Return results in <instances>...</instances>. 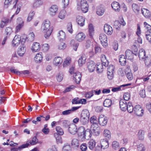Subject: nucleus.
Returning a JSON list of instances; mask_svg holds the SVG:
<instances>
[{
    "label": "nucleus",
    "mask_w": 151,
    "mask_h": 151,
    "mask_svg": "<svg viewBox=\"0 0 151 151\" xmlns=\"http://www.w3.org/2000/svg\"><path fill=\"white\" fill-rule=\"evenodd\" d=\"M94 90H92L88 92H87L85 94L86 97L87 98L89 99L93 95Z\"/></svg>",
    "instance_id": "60"
},
{
    "label": "nucleus",
    "mask_w": 151,
    "mask_h": 151,
    "mask_svg": "<svg viewBox=\"0 0 151 151\" xmlns=\"http://www.w3.org/2000/svg\"><path fill=\"white\" fill-rule=\"evenodd\" d=\"M89 119L80 117V122L82 125H87L88 123Z\"/></svg>",
    "instance_id": "45"
},
{
    "label": "nucleus",
    "mask_w": 151,
    "mask_h": 151,
    "mask_svg": "<svg viewBox=\"0 0 151 151\" xmlns=\"http://www.w3.org/2000/svg\"><path fill=\"white\" fill-rule=\"evenodd\" d=\"M130 94L128 92L125 93L123 95L124 99L123 100H124L126 101H128L130 99Z\"/></svg>",
    "instance_id": "63"
},
{
    "label": "nucleus",
    "mask_w": 151,
    "mask_h": 151,
    "mask_svg": "<svg viewBox=\"0 0 151 151\" xmlns=\"http://www.w3.org/2000/svg\"><path fill=\"white\" fill-rule=\"evenodd\" d=\"M74 78L76 83L77 84H79L81 80V73L79 72H77L74 73Z\"/></svg>",
    "instance_id": "17"
},
{
    "label": "nucleus",
    "mask_w": 151,
    "mask_h": 151,
    "mask_svg": "<svg viewBox=\"0 0 151 151\" xmlns=\"http://www.w3.org/2000/svg\"><path fill=\"white\" fill-rule=\"evenodd\" d=\"M40 48V46L39 43L37 42H34L32 47V50L33 52L39 51Z\"/></svg>",
    "instance_id": "22"
},
{
    "label": "nucleus",
    "mask_w": 151,
    "mask_h": 151,
    "mask_svg": "<svg viewBox=\"0 0 151 151\" xmlns=\"http://www.w3.org/2000/svg\"><path fill=\"white\" fill-rule=\"evenodd\" d=\"M42 28L45 33V37L46 38H48L51 35L53 29L52 27L50 26V22L49 20L45 21L42 24Z\"/></svg>",
    "instance_id": "1"
},
{
    "label": "nucleus",
    "mask_w": 151,
    "mask_h": 151,
    "mask_svg": "<svg viewBox=\"0 0 151 151\" xmlns=\"http://www.w3.org/2000/svg\"><path fill=\"white\" fill-rule=\"evenodd\" d=\"M34 14L35 13L33 11L30 12L28 15V16L27 20V22H29L30 21L33 19V17Z\"/></svg>",
    "instance_id": "61"
},
{
    "label": "nucleus",
    "mask_w": 151,
    "mask_h": 151,
    "mask_svg": "<svg viewBox=\"0 0 151 151\" xmlns=\"http://www.w3.org/2000/svg\"><path fill=\"white\" fill-rule=\"evenodd\" d=\"M88 30L89 35L91 38H92L94 33V28L92 24H90L88 25Z\"/></svg>",
    "instance_id": "40"
},
{
    "label": "nucleus",
    "mask_w": 151,
    "mask_h": 151,
    "mask_svg": "<svg viewBox=\"0 0 151 151\" xmlns=\"http://www.w3.org/2000/svg\"><path fill=\"white\" fill-rule=\"evenodd\" d=\"M41 54V53H37L35 57L34 60L36 63L41 62L42 60L43 57Z\"/></svg>",
    "instance_id": "36"
},
{
    "label": "nucleus",
    "mask_w": 151,
    "mask_h": 151,
    "mask_svg": "<svg viewBox=\"0 0 151 151\" xmlns=\"http://www.w3.org/2000/svg\"><path fill=\"white\" fill-rule=\"evenodd\" d=\"M144 24L145 26V30L147 32L145 33V35L146 33H147L148 34L150 33L151 31V26L148 24L146 22H145L144 23Z\"/></svg>",
    "instance_id": "41"
},
{
    "label": "nucleus",
    "mask_w": 151,
    "mask_h": 151,
    "mask_svg": "<svg viewBox=\"0 0 151 151\" xmlns=\"http://www.w3.org/2000/svg\"><path fill=\"white\" fill-rule=\"evenodd\" d=\"M80 145L78 139L74 138L71 141V145L73 148H76L79 147Z\"/></svg>",
    "instance_id": "29"
},
{
    "label": "nucleus",
    "mask_w": 151,
    "mask_h": 151,
    "mask_svg": "<svg viewBox=\"0 0 151 151\" xmlns=\"http://www.w3.org/2000/svg\"><path fill=\"white\" fill-rule=\"evenodd\" d=\"M66 44L63 42H60L58 44V49L60 50L65 49L66 48Z\"/></svg>",
    "instance_id": "50"
},
{
    "label": "nucleus",
    "mask_w": 151,
    "mask_h": 151,
    "mask_svg": "<svg viewBox=\"0 0 151 151\" xmlns=\"http://www.w3.org/2000/svg\"><path fill=\"white\" fill-rule=\"evenodd\" d=\"M146 56L145 50L143 49H140L139 52V57L140 59H144Z\"/></svg>",
    "instance_id": "30"
},
{
    "label": "nucleus",
    "mask_w": 151,
    "mask_h": 151,
    "mask_svg": "<svg viewBox=\"0 0 151 151\" xmlns=\"http://www.w3.org/2000/svg\"><path fill=\"white\" fill-rule=\"evenodd\" d=\"M104 11L105 9L103 6H100L98 7L96 12L98 15L101 16L104 14Z\"/></svg>",
    "instance_id": "32"
},
{
    "label": "nucleus",
    "mask_w": 151,
    "mask_h": 151,
    "mask_svg": "<svg viewBox=\"0 0 151 151\" xmlns=\"http://www.w3.org/2000/svg\"><path fill=\"white\" fill-rule=\"evenodd\" d=\"M38 139L36 137L34 136L33 137L32 141H28L26 143H28L29 144V146H30V145H33L36 144L37 142H38Z\"/></svg>",
    "instance_id": "42"
},
{
    "label": "nucleus",
    "mask_w": 151,
    "mask_h": 151,
    "mask_svg": "<svg viewBox=\"0 0 151 151\" xmlns=\"http://www.w3.org/2000/svg\"><path fill=\"white\" fill-rule=\"evenodd\" d=\"M100 128L98 124H92L91 129H87L86 130V134L89 133V136H91L92 134L96 136L99 135L100 133Z\"/></svg>",
    "instance_id": "2"
},
{
    "label": "nucleus",
    "mask_w": 151,
    "mask_h": 151,
    "mask_svg": "<svg viewBox=\"0 0 151 151\" xmlns=\"http://www.w3.org/2000/svg\"><path fill=\"white\" fill-rule=\"evenodd\" d=\"M66 14V11L65 10H62L59 13L58 17L61 19H63L65 18Z\"/></svg>",
    "instance_id": "49"
},
{
    "label": "nucleus",
    "mask_w": 151,
    "mask_h": 151,
    "mask_svg": "<svg viewBox=\"0 0 151 151\" xmlns=\"http://www.w3.org/2000/svg\"><path fill=\"white\" fill-rule=\"evenodd\" d=\"M131 85V83H128L125 84H123L120 86L116 87L112 89V91L113 92H116L118 91H119L122 90L124 89V88L128 86H130Z\"/></svg>",
    "instance_id": "20"
},
{
    "label": "nucleus",
    "mask_w": 151,
    "mask_h": 151,
    "mask_svg": "<svg viewBox=\"0 0 151 151\" xmlns=\"http://www.w3.org/2000/svg\"><path fill=\"white\" fill-rule=\"evenodd\" d=\"M88 4L86 0H81L80 2L77 4V9L79 11H81L84 13L88 12Z\"/></svg>",
    "instance_id": "3"
},
{
    "label": "nucleus",
    "mask_w": 151,
    "mask_h": 151,
    "mask_svg": "<svg viewBox=\"0 0 151 151\" xmlns=\"http://www.w3.org/2000/svg\"><path fill=\"white\" fill-rule=\"evenodd\" d=\"M104 30L105 33L108 35H111L113 32L112 27L109 25L105 24L104 27Z\"/></svg>",
    "instance_id": "14"
},
{
    "label": "nucleus",
    "mask_w": 151,
    "mask_h": 151,
    "mask_svg": "<svg viewBox=\"0 0 151 151\" xmlns=\"http://www.w3.org/2000/svg\"><path fill=\"white\" fill-rule=\"evenodd\" d=\"M17 20L18 21H19L20 22L16 27L15 31L16 33L18 32L20 29L23 27L24 24V21L22 20V18L19 17L17 19Z\"/></svg>",
    "instance_id": "21"
},
{
    "label": "nucleus",
    "mask_w": 151,
    "mask_h": 151,
    "mask_svg": "<svg viewBox=\"0 0 151 151\" xmlns=\"http://www.w3.org/2000/svg\"><path fill=\"white\" fill-rule=\"evenodd\" d=\"M63 60L60 57H55L53 60L54 64L56 65H59L62 63Z\"/></svg>",
    "instance_id": "34"
},
{
    "label": "nucleus",
    "mask_w": 151,
    "mask_h": 151,
    "mask_svg": "<svg viewBox=\"0 0 151 151\" xmlns=\"http://www.w3.org/2000/svg\"><path fill=\"white\" fill-rule=\"evenodd\" d=\"M57 37L60 40H64L65 39V33L62 30L59 31L58 33Z\"/></svg>",
    "instance_id": "35"
},
{
    "label": "nucleus",
    "mask_w": 151,
    "mask_h": 151,
    "mask_svg": "<svg viewBox=\"0 0 151 151\" xmlns=\"http://www.w3.org/2000/svg\"><path fill=\"white\" fill-rule=\"evenodd\" d=\"M134 111L135 114L138 116L143 115L144 111L139 105L135 106L134 108Z\"/></svg>",
    "instance_id": "5"
},
{
    "label": "nucleus",
    "mask_w": 151,
    "mask_h": 151,
    "mask_svg": "<svg viewBox=\"0 0 151 151\" xmlns=\"http://www.w3.org/2000/svg\"><path fill=\"white\" fill-rule=\"evenodd\" d=\"M96 67V65L93 61L89 62L87 63V68L89 71L92 72L94 71Z\"/></svg>",
    "instance_id": "9"
},
{
    "label": "nucleus",
    "mask_w": 151,
    "mask_h": 151,
    "mask_svg": "<svg viewBox=\"0 0 151 151\" xmlns=\"http://www.w3.org/2000/svg\"><path fill=\"white\" fill-rule=\"evenodd\" d=\"M111 7L116 11L119 12L120 9L119 4L118 2H114L111 4Z\"/></svg>",
    "instance_id": "26"
},
{
    "label": "nucleus",
    "mask_w": 151,
    "mask_h": 151,
    "mask_svg": "<svg viewBox=\"0 0 151 151\" xmlns=\"http://www.w3.org/2000/svg\"><path fill=\"white\" fill-rule=\"evenodd\" d=\"M114 27L117 29L119 30L121 28V26L119 21L117 20L115 21L114 24Z\"/></svg>",
    "instance_id": "58"
},
{
    "label": "nucleus",
    "mask_w": 151,
    "mask_h": 151,
    "mask_svg": "<svg viewBox=\"0 0 151 151\" xmlns=\"http://www.w3.org/2000/svg\"><path fill=\"white\" fill-rule=\"evenodd\" d=\"M98 120V122L99 123L100 125L102 126L106 125L107 122V118L103 116H100L99 117Z\"/></svg>",
    "instance_id": "10"
},
{
    "label": "nucleus",
    "mask_w": 151,
    "mask_h": 151,
    "mask_svg": "<svg viewBox=\"0 0 151 151\" xmlns=\"http://www.w3.org/2000/svg\"><path fill=\"white\" fill-rule=\"evenodd\" d=\"M132 8L135 13H137L139 11V8L136 4H133L132 5Z\"/></svg>",
    "instance_id": "55"
},
{
    "label": "nucleus",
    "mask_w": 151,
    "mask_h": 151,
    "mask_svg": "<svg viewBox=\"0 0 151 151\" xmlns=\"http://www.w3.org/2000/svg\"><path fill=\"white\" fill-rule=\"evenodd\" d=\"M99 38L102 45L104 47L107 46L108 43L107 42V40L106 36L104 34H101L100 35Z\"/></svg>",
    "instance_id": "6"
},
{
    "label": "nucleus",
    "mask_w": 151,
    "mask_h": 151,
    "mask_svg": "<svg viewBox=\"0 0 151 151\" xmlns=\"http://www.w3.org/2000/svg\"><path fill=\"white\" fill-rule=\"evenodd\" d=\"M29 146V144L28 143H26L19 147L18 148L14 147L12 150V151H19L22 149L28 147Z\"/></svg>",
    "instance_id": "33"
},
{
    "label": "nucleus",
    "mask_w": 151,
    "mask_h": 151,
    "mask_svg": "<svg viewBox=\"0 0 151 151\" xmlns=\"http://www.w3.org/2000/svg\"><path fill=\"white\" fill-rule=\"evenodd\" d=\"M126 110L129 113H132L134 110V108L133 107L132 104L131 102H128V103L127 106L126 108Z\"/></svg>",
    "instance_id": "39"
},
{
    "label": "nucleus",
    "mask_w": 151,
    "mask_h": 151,
    "mask_svg": "<svg viewBox=\"0 0 151 151\" xmlns=\"http://www.w3.org/2000/svg\"><path fill=\"white\" fill-rule=\"evenodd\" d=\"M19 60L18 57L17 56V53L15 52L12 54L11 61L12 62L15 63Z\"/></svg>",
    "instance_id": "44"
},
{
    "label": "nucleus",
    "mask_w": 151,
    "mask_h": 151,
    "mask_svg": "<svg viewBox=\"0 0 151 151\" xmlns=\"http://www.w3.org/2000/svg\"><path fill=\"white\" fill-rule=\"evenodd\" d=\"M125 54L127 59L130 60L133 59L134 54L131 50H127L125 52Z\"/></svg>",
    "instance_id": "24"
},
{
    "label": "nucleus",
    "mask_w": 151,
    "mask_h": 151,
    "mask_svg": "<svg viewBox=\"0 0 151 151\" xmlns=\"http://www.w3.org/2000/svg\"><path fill=\"white\" fill-rule=\"evenodd\" d=\"M35 1L33 4V6L35 8L39 7L42 5L43 3V1L42 0H35Z\"/></svg>",
    "instance_id": "43"
},
{
    "label": "nucleus",
    "mask_w": 151,
    "mask_h": 151,
    "mask_svg": "<svg viewBox=\"0 0 151 151\" xmlns=\"http://www.w3.org/2000/svg\"><path fill=\"white\" fill-rule=\"evenodd\" d=\"M35 35L33 32H30L28 35L27 38L30 42L32 41L34 39Z\"/></svg>",
    "instance_id": "54"
},
{
    "label": "nucleus",
    "mask_w": 151,
    "mask_h": 151,
    "mask_svg": "<svg viewBox=\"0 0 151 151\" xmlns=\"http://www.w3.org/2000/svg\"><path fill=\"white\" fill-rule=\"evenodd\" d=\"M145 132L143 130H140L138 132V137L139 140H143L144 139Z\"/></svg>",
    "instance_id": "48"
},
{
    "label": "nucleus",
    "mask_w": 151,
    "mask_h": 151,
    "mask_svg": "<svg viewBox=\"0 0 151 151\" xmlns=\"http://www.w3.org/2000/svg\"><path fill=\"white\" fill-rule=\"evenodd\" d=\"M90 122L92 124H98L99 120H98L96 116H92L90 119Z\"/></svg>",
    "instance_id": "46"
},
{
    "label": "nucleus",
    "mask_w": 151,
    "mask_h": 151,
    "mask_svg": "<svg viewBox=\"0 0 151 151\" xmlns=\"http://www.w3.org/2000/svg\"><path fill=\"white\" fill-rule=\"evenodd\" d=\"M100 144L102 149H105L109 147V142L107 139H101Z\"/></svg>",
    "instance_id": "12"
},
{
    "label": "nucleus",
    "mask_w": 151,
    "mask_h": 151,
    "mask_svg": "<svg viewBox=\"0 0 151 151\" xmlns=\"http://www.w3.org/2000/svg\"><path fill=\"white\" fill-rule=\"evenodd\" d=\"M54 136L56 139L57 142L58 143H62V141L61 137L60 135H59L57 133H55Z\"/></svg>",
    "instance_id": "56"
},
{
    "label": "nucleus",
    "mask_w": 151,
    "mask_h": 151,
    "mask_svg": "<svg viewBox=\"0 0 151 151\" xmlns=\"http://www.w3.org/2000/svg\"><path fill=\"white\" fill-rule=\"evenodd\" d=\"M67 29L68 31L70 33H72L73 32V29H72V25L71 22H69L67 25Z\"/></svg>",
    "instance_id": "57"
},
{
    "label": "nucleus",
    "mask_w": 151,
    "mask_h": 151,
    "mask_svg": "<svg viewBox=\"0 0 151 151\" xmlns=\"http://www.w3.org/2000/svg\"><path fill=\"white\" fill-rule=\"evenodd\" d=\"M111 101L109 99H106L104 102V105L105 107H109L111 106Z\"/></svg>",
    "instance_id": "47"
},
{
    "label": "nucleus",
    "mask_w": 151,
    "mask_h": 151,
    "mask_svg": "<svg viewBox=\"0 0 151 151\" xmlns=\"http://www.w3.org/2000/svg\"><path fill=\"white\" fill-rule=\"evenodd\" d=\"M24 40L23 39V40L21 41L20 36L19 35H16L12 41V44L13 46H17L20 44V42H21V41H23V40Z\"/></svg>",
    "instance_id": "4"
},
{
    "label": "nucleus",
    "mask_w": 151,
    "mask_h": 151,
    "mask_svg": "<svg viewBox=\"0 0 151 151\" xmlns=\"http://www.w3.org/2000/svg\"><path fill=\"white\" fill-rule=\"evenodd\" d=\"M77 132L79 136H81L83 137H85L86 132V131H85V128L83 127H79L78 129L77 130Z\"/></svg>",
    "instance_id": "16"
},
{
    "label": "nucleus",
    "mask_w": 151,
    "mask_h": 151,
    "mask_svg": "<svg viewBox=\"0 0 151 151\" xmlns=\"http://www.w3.org/2000/svg\"><path fill=\"white\" fill-rule=\"evenodd\" d=\"M68 131L71 134H75L77 132V128L76 126L73 124L70 125L68 128Z\"/></svg>",
    "instance_id": "13"
},
{
    "label": "nucleus",
    "mask_w": 151,
    "mask_h": 151,
    "mask_svg": "<svg viewBox=\"0 0 151 151\" xmlns=\"http://www.w3.org/2000/svg\"><path fill=\"white\" fill-rule=\"evenodd\" d=\"M141 12L142 14L146 18L149 17L150 15V12L147 9L143 8L142 9Z\"/></svg>",
    "instance_id": "37"
},
{
    "label": "nucleus",
    "mask_w": 151,
    "mask_h": 151,
    "mask_svg": "<svg viewBox=\"0 0 151 151\" xmlns=\"http://www.w3.org/2000/svg\"><path fill=\"white\" fill-rule=\"evenodd\" d=\"M57 10L58 7L56 5L52 6L49 9L50 14L52 15H55Z\"/></svg>",
    "instance_id": "27"
},
{
    "label": "nucleus",
    "mask_w": 151,
    "mask_h": 151,
    "mask_svg": "<svg viewBox=\"0 0 151 151\" xmlns=\"http://www.w3.org/2000/svg\"><path fill=\"white\" fill-rule=\"evenodd\" d=\"M96 145V142L93 139H91L88 143V147L91 150L93 149Z\"/></svg>",
    "instance_id": "38"
},
{
    "label": "nucleus",
    "mask_w": 151,
    "mask_h": 151,
    "mask_svg": "<svg viewBox=\"0 0 151 151\" xmlns=\"http://www.w3.org/2000/svg\"><path fill=\"white\" fill-rule=\"evenodd\" d=\"M71 147L69 145H64L63 149V151H71Z\"/></svg>",
    "instance_id": "64"
},
{
    "label": "nucleus",
    "mask_w": 151,
    "mask_h": 151,
    "mask_svg": "<svg viewBox=\"0 0 151 151\" xmlns=\"http://www.w3.org/2000/svg\"><path fill=\"white\" fill-rule=\"evenodd\" d=\"M103 66L102 64H100L98 65L96 67V71L98 73H101L103 71Z\"/></svg>",
    "instance_id": "59"
},
{
    "label": "nucleus",
    "mask_w": 151,
    "mask_h": 151,
    "mask_svg": "<svg viewBox=\"0 0 151 151\" xmlns=\"http://www.w3.org/2000/svg\"><path fill=\"white\" fill-rule=\"evenodd\" d=\"M25 41V40H24V41L21 42V44L22 46H20L17 52L18 55L21 56H22L25 52L26 49L24 45Z\"/></svg>",
    "instance_id": "7"
},
{
    "label": "nucleus",
    "mask_w": 151,
    "mask_h": 151,
    "mask_svg": "<svg viewBox=\"0 0 151 151\" xmlns=\"http://www.w3.org/2000/svg\"><path fill=\"white\" fill-rule=\"evenodd\" d=\"M119 60L120 64L122 66L126 65V60L125 56L123 55H120L119 57Z\"/></svg>",
    "instance_id": "31"
},
{
    "label": "nucleus",
    "mask_w": 151,
    "mask_h": 151,
    "mask_svg": "<svg viewBox=\"0 0 151 151\" xmlns=\"http://www.w3.org/2000/svg\"><path fill=\"white\" fill-rule=\"evenodd\" d=\"M127 104L128 103L124 100L121 99L119 102L120 108L122 111H126Z\"/></svg>",
    "instance_id": "11"
},
{
    "label": "nucleus",
    "mask_w": 151,
    "mask_h": 151,
    "mask_svg": "<svg viewBox=\"0 0 151 151\" xmlns=\"http://www.w3.org/2000/svg\"><path fill=\"white\" fill-rule=\"evenodd\" d=\"M76 21L78 24L81 26H83L84 25L85 18L83 17L78 16L76 18Z\"/></svg>",
    "instance_id": "18"
},
{
    "label": "nucleus",
    "mask_w": 151,
    "mask_h": 151,
    "mask_svg": "<svg viewBox=\"0 0 151 151\" xmlns=\"http://www.w3.org/2000/svg\"><path fill=\"white\" fill-rule=\"evenodd\" d=\"M145 65L147 67H149L151 65V55H147L144 59Z\"/></svg>",
    "instance_id": "19"
},
{
    "label": "nucleus",
    "mask_w": 151,
    "mask_h": 151,
    "mask_svg": "<svg viewBox=\"0 0 151 151\" xmlns=\"http://www.w3.org/2000/svg\"><path fill=\"white\" fill-rule=\"evenodd\" d=\"M86 36L82 32L78 33L76 36V39L77 41L81 42L85 39Z\"/></svg>",
    "instance_id": "15"
},
{
    "label": "nucleus",
    "mask_w": 151,
    "mask_h": 151,
    "mask_svg": "<svg viewBox=\"0 0 151 151\" xmlns=\"http://www.w3.org/2000/svg\"><path fill=\"white\" fill-rule=\"evenodd\" d=\"M42 47L44 51L46 52L49 49V45L48 44L45 43L42 45Z\"/></svg>",
    "instance_id": "62"
},
{
    "label": "nucleus",
    "mask_w": 151,
    "mask_h": 151,
    "mask_svg": "<svg viewBox=\"0 0 151 151\" xmlns=\"http://www.w3.org/2000/svg\"><path fill=\"white\" fill-rule=\"evenodd\" d=\"M70 45L73 47V49L75 50L76 51L77 50V47L79 45V44L78 43H75V41L74 40H72L70 42Z\"/></svg>",
    "instance_id": "51"
},
{
    "label": "nucleus",
    "mask_w": 151,
    "mask_h": 151,
    "mask_svg": "<svg viewBox=\"0 0 151 151\" xmlns=\"http://www.w3.org/2000/svg\"><path fill=\"white\" fill-rule=\"evenodd\" d=\"M79 107H73L70 109L65 110L62 112V114L64 115H69L73 112L77 110L79 108Z\"/></svg>",
    "instance_id": "8"
},
{
    "label": "nucleus",
    "mask_w": 151,
    "mask_h": 151,
    "mask_svg": "<svg viewBox=\"0 0 151 151\" xmlns=\"http://www.w3.org/2000/svg\"><path fill=\"white\" fill-rule=\"evenodd\" d=\"M104 135L106 137L110 139L111 138V133L110 131L107 129L104 130Z\"/></svg>",
    "instance_id": "52"
},
{
    "label": "nucleus",
    "mask_w": 151,
    "mask_h": 151,
    "mask_svg": "<svg viewBox=\"0 0 151 151\" xmlns=\"http://www.w3.org/2000/svg\"><path fill=\"white\" fill-rule=\"evenodd\" d=\"M86 57L85 55H83L78 60V64L80 66H82L86 62Z\"/></svg>",
    "instance_id": "25"
},
{
    "label": "nucleus",
    "mask_w": 151,
    "mask_h": 151,
    "mask_svg": "<svg viewBox=\"0 0 151 151\" xmlns=\"http://www.w3.org/2000/svg\"><path fill=\"white\" fill-rule=\"evenodd\" d=\"M101 60L102 64L104 66L106 67L108 65L109 62L106 58L105 55L102 54L101 56Z\"/></svg>",
    "instance_id": "28"
},
{
    "label": "nucleus",
    "mask_w": 151,
    "mask_h": 151,
    "mask_svg": "<svg viewBox=\"0 0 151 151\" xmlns=\"http://www.w3.org/2000/svg\"><path fill=\"white\" fill-rule=\"evenodd\" d=\"M89 116L90 114L88 111L86 109H85L82 111L80 117L89 119Z\"/></svg>",
    "instance_id": "23"
},
{
    "label": "nucleus",
    "mask_w": 151,
    "mask_h": 151,
    "mask_svg": "<svg viewBox=\"0 0 151 151\" xmlns=\"http://www.w3.org/2000/svg\"><path fill=\"white\" fill-rule=\"evenodd\" d=\"M57 134L58 135H62L63 134L64 132L63 129L59 126H57L56 128Z\"/></svg>",
    "instance_id": "53"
}]
</instances>
